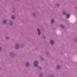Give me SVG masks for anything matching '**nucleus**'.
<instances>
[{"mask_svg":"<svg viewBox=\"0 0 77 77\" xmlns=\"http://www.w3.org/2000/svg\"><path fill=\"white\" fill-rule=\"evenodd\" d=\"M15 48L16 49H19V48H20V45H19V44H16L15 45Z\"/></svg>","mask_w":77,"mask_h":77,"instance_id":"1","label":"nucleus"},{"mask_svg":"<svg viewBox=\"0 0 77 77\" xmlns=\"http://www.w3.org/2000/svg\"><path fill=\"white\" fill-rule=\"evenodd\" d=\"M34 65L35 66H38V63L37 61H35L34 62Z\"/></svg>","mask_w":77,"mask_h":77,"instance_id":"2","label":"nucleus"},{"mask_svg":"<svg viewBox=\"0 0 77 77\" xmlns=\"http://www.w3.org/2000/svg\"><path fill=\"white\" fill-rule=\"evenodd\" d=\"M38 34L39 35H41V32H40V30H39L38 29Z\"/></svg>","mask_w":77,"mask_h":77,"instance_id":"3","label":"nucleus"},{"mask_svg":"<svg viewBox=\"0 0 77 77\" xmlns=\"http://www.w3.org/2000/svg\"><path fill=\"white\" fill-rule=\"evenodd\" d=\"M56 68L57 69H60V66L57 65L56 66Z\"/></svg>","mask_w":77,"mask_h":77,"instance_id":"4","label":"nucleus"},{"mask_svg":"<svg viewBox=\"0 0 77 77\" xmlns=\"http://www.w3.org/2000/svg\"><path fill=\"white\" fill-rule=\"evenodd\" d=\"M69 17H70V15H69V14H67L66 15V17L67 18H69Z\"/></svg>","mask_w":77,"mask_h":77,"instance_id":"5","label":"nucleus"},{"mask_svg":"<svg viewBox=\"0 0 77 77\" xmlns=\"http://www.w3.org/2000/svg\"><path fill=\"white\" fill-rule=\"evenodd\" d=\"M51 44L52 45H53V44H54V41H51L50 42Z\"/></svg>","mask_w":77,"mask_h":77,"instance_id":"6","label":"nucleus"},{"mask_svg":"<svg viewBox=\"0 0 77 77\" xmlns=\"http://www.w3.org/2000/svg\"><path fill=\"white\" fill-rule=\"evenodd\" d=\"M11 18L13 20H14L15 19V16L13 15L11 16Z\"/></svg>","mask_w":77,"mask_h":77,"instance_id":"7","label":"nucleus"},{"mask_svg":"<svg viewBox=\"0 0 77 77\" xmlns=\"http://www.w3.org/2000/svg\"><path fill=\"white\" fill-rule=\"evenodd\" d=\"M26 66H28L29 65V63L28 62L26 63Z\"/></svg>","mask_w":77,"mask_h":77,"instance_id":"8","label":"nucleus"},{"mask_svg":"<svg viewBox=\"0 0 77 77\" xmlns=\"http://www.w3.org/2000/svg\"><path fill=\"white\" fill-rule=\"evenodd\" d=\"M54 20H52L51 21V23L53 24L54 23Z\"/></svg>","mask_w":77,"mask_h":77,"instance_id":"9","label":"nucleus"},{"mask_svg":"<svg viewBox=\"0 0 77 77\" xmlns=\"http://www.w3.org/2000/svg\"><path fill=\"white\" fill-rule=\"evenodd\" d=\"M6 22H7L6 20H4V21H3V23L4 24H6Z\"/></svg>","mask_w":77,"mask_h":77,"instance_id":"10","label":"nucleus"},{"mask_svg":"<svg viewBox=\"0 0 77 77\" xmlns=\"http://www.w3.org/2000/svg\"><path fill=\"white\" fill-rule=\"evenodd\" d=\"M63 14L64 15H66V12L65 11H63Z\"/></svg>","mask_w":77,"mask_h":77,"instance_id":"11","label":"nucleus"},{"mask_svg":"<svg viewBox=\"0 0 77 77\" xmlns=\"http://www.w3.org/2000/svg\"><path fill=\"white\" fill-rule=\"evenodd\" d=\"M60 26L61 27H63V28H64V26L62 25H61Z\"/></svg>","mask_w":77,"mask_h":77,"instance_id":"12","label":"nucleus"},{"mask_svg":"<svg viewBox=\"0 0 77 77\" xmlns=\"http://www.w3.org/2000/svg\"><path fill=\"white\" fill-rule=\"evenodd\" d=\"M13 54H14L12 53H10V55L11 56H12V55H13Z\"/></svg>","mask_w":77,"mask_h":77,"instance_id":"13","label":"nucleus"},{"mask_svg":"<svg viewBox=\"0 0 77 77\" xmlns=\"http://www.w3.org/2000/svg\"><path fill=\"white\" fill-rule=\"evenodd\" d=\"M59 4H57V6L59 7Z\"/></svg>","mask_w":77,"mask_h":77,"instance_id":"14","label":"nucleus"},{"mask_svg":"<svg viewBox=\"0 0 77 77\" xmlns=\"http://www.w3.org/2000/svg\"><path fill=\"white\" fill-rule=\"evenodd\" d=\"M10 25H12V22H11L10 23Z\"/></svg>","mask_w":77,"mask_h":77,"instance_id":"15","label":"nucleus"},{"mask_svg":"<svg viewBox=\"0 0 77 77\" xmlns=\"http://www.w3.org/2000/svg\"><path fill=\"white\" fill-rule=\"evenodd\" d=\"M39 69H41V66H39Z\"/></svg>","mask_w":77,"mask_h":77,"instance_id":"16","label":"nucleus"},{"mask_svg":"<svg viewBox=\"0 0 77 77\" xmlns=\"http://www.w3.org/2000/svg\"><path fill=\"white\" fill-rule=\"evenodd\" d=\"M43 38L44 39H45V36H43Z\"/></svg>","mask_w":77,"mask_h":77,"instance_id":"17","label":"nucleus"},{"mask_svg":"<svg viewBox=\"0 0 77 77\" xmlns=\"http://www.w3.org/2000/svg\"><path fill=\"white\" fill-rule=\"evenodd\" d=\"M41 60H42L43 61V60H44V59H42V58H41Z\"/></svg>","mask_w":77,"mask_h":77,"instance_id":"18","label":"nucleus"},{"mask_svg":"<svg viewBox=\"0 0 77 77\" xmlns=\"http://www.w3.org/2000/svg\"><path fill=\"white\" fill-rule=\"evenodd\" d=\"M40 76H42V74H40Z\"/></svg>","mask_w":77,"mask_h":77,"instance_id":"19","label":"nucleus"},{"mask_svg":"<svg viewBox=\"0 0 77 77\" xmlns=\"http://www.w3.org/2000/svg\"><path fill=\"white\" fill-rule=\"evenodd\" d=\"M6 38L7 39H8V37H6Z\"/></svg>","mask_w":77,"mask_h":77,"instance_id":"20","label":"nucleus"},{"mask_svg":"<svg viewBox=\"0 0 77 77\" xmlns=\"http://www.w3.org/2000/svg\"><path fill=\"white\" fill-rule=\"evenodd\" d=\"M1 47H0V50H1Z\"/></svg>","mask_w":77,"mask_h":77,"instance_id":"21","label":"nucleus"},{"mask_svg":"<svg viewBox=\"0 0 77 77\" xmlns=\"http://www.w3.org/2000/svg\"><path fill=\"white\" fill-rule=\"evenodd\" d=\"M35 13H34V14H33V15H34V16H35Z\"/></svg>","mask_w":77,"mask_h":77,"instance_id":"22","label":"nucleus"},{"mask_svg":"<svg viewBox=\"0 0 77 77\" xmlns=\"http://www.w3.org/2000/svg\"><path fill=\"white\" fill-rule=\"evenodd\" d=\"M76 9H77V8H76Z\"/></svg>","mask_w":77,"mask_h":77,"instance_id":"23","label":"nucleus"}]
</instances>
